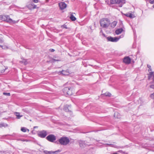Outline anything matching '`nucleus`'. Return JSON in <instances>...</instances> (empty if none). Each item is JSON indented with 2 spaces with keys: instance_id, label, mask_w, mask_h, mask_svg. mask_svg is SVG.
Instances as JSON below:
<instances>
[{
  "instance_id": "obj_27",
  "label": "nucleus",
  "mask_w": 154,
  "mask_h": 154,
  "mask_svg": "<svg viewBox=\"0 0 154 154\" xmlns=\"http://www.w3.org/2000/svg\"><path fill=\"white\" fill-rule=\"evenodd\" d=\"M3 94L5 95L10 96L11 94L10 93L3 92Z\"/></svg>"
},
{
  "instance_id": "obj_32",
  "label": "nucleus",
  "mask_w": 154,
  "mask_h": 154,
  "mask_svg": "<svg viewBox=\"0 0 154 154\" xmlns=\"http://www.w3.org/2000/svg\"><path fill=\"white\" fill-rule=\"evenodd\" d=\"M65 72V71L64 70H62V71L61 72V73L64 75H66V74L64 73V72Z\"/></svg>"
},
{
  "instance_id": "obj_28",
  "label": "nucleus",
  "mask_w": 154,
  "mask_h": 154,
  "mask_svg": "<svg viewBox=\"0 0 154 154\" xmlns=\"http://www.w3.org/2000/svg\"><path fill=\"white\" fill-rule=\"evenodd\" d=\"M63 109L64 110H65L66 112H68L69 111V110L68 109L67 107V106H66L64 107Z\"/></svg>"
},
{
  "instance_id": "obj_23",
  "label": "nucleus",
  "mask_w": 154,
  "mask_h": 154,
  "mask_svg": "<svg viewBox=\"0 0 154 154\" xmlns=\"http://www.w3.org/2000/svg\"><path fill=\"white\" fill-rule=\"evenodd\" d=\"M26 130H28L29 131L28 129L26 128H25L24 127H22L21 129V131H23V132H26Z\"/></svg>"
},
{
  "instance_id": "obj_8",
  "label": "nucleus",
  "mask_w": 154,
  "mask_h": 154,
  "mask_svg": "<svg viewBox=\"0 0 154 154\" xmlns=\"http://www.w3.org/2000/svg\"><path fill=\"white\" fill-rule=\"evenodd\" d=\"M121 38L120 37L119 38L118 37H112L111 36H109L106 37L108 42H116L118 41L119 39Z\"/></svg>"
},
{
  "instance_id": "obj_3",
  "label": "nucleus",
  "mask_w": 154,
  "mask_h": 154,
  "mask_svg": "<svg viewBox=\"0 0 154 154\" xmlns=\"http://www.w3.org/2000/svg\"><path fill=\"white\" fill-rule=\"evenodd\" d=\"M1 18L2 20L9 23H15L17 22V21H16L15 20H13L8 15L2 16Z\"/></svg>"
},
{
  "instance_id": "obj_19",
  "label": "nucleus",
  "mask_w": 154,
  "mask_h": 154,
  "mask_svg": "<svg viewBox=\"0 0 154 154\" xmlns=\"http://www.w3.org/2000/svg\"><path fill=\"white\" fill-rule=\"evenodd\" d=\"M154 73V72H150L149 73V74L148 75V79L149 80L152 77V75H153V73Z\"/></svg>"
},
{
  "instance_id": "obj_41",
  "label": "nucleus",
  "mask_w": 154,
  "mask_h": 154,
  "mask_svg": "<svg viewBox=\"0 0 154 154\" xmlns=\"http://www.w3.org/2000/svg\"><path fill=\"white\" fill-rule=\"evenodd\" d=\"M102 34L104 36V37H106V35H105L104 33H102Z\"/></svg>"
},
{
  "instance_id": "obj_39",
  "label": "nucleus",
  "mask_w": 154,
  "mask_h": 154,
  "mask_svg": "<svg viewBox=\"0 0 154 154\" xmlns=\"http://www.w3.org/2000/svg\"><path fill=\"white\" fill-rule=\"evenodd\" d=\"M152 80L153 81V83H154V75H153Z\"/></svg>"
},
{
  "instance_id": "obj_26",
  "label": "nucleus",
  "mask_w": 154,
  "mask_h": 154,
  "mask_svg": "<svg viewBox=\"0 0 154 154\" xmlns=\"http://www.w3.org/2000/svg\"><path fill=\"white\" fill-rule=\"evenodd\" d=\"M104 94L105 96H108L109 97H110L111 95V94L109 92H106Z\"/></svg>"
},
{
  "instance_id": "obj_12",
  "label": "nucleus",
  "mask_w": 154,
  "mask_h": 154,
  "mask_svg": "<svg viewBox=\"0 0 154 154\" xmlns=\"http://www.w3.org/2000/svg\"><path fill=\"white\" fill-rule=\"evenodd\" d=\"M4 68V66L2 65H0V74L3 73L6 69H7V68Z\"/></svg>"
},
{
  "instance_id": "obj_10",
  "label": "nucleus",
  "mask_w": 154,
  "mask_h": 154,
  "mask_svg": "<svg viewBox=\"0 0 154 154\" xmlns=\"http://www.w3.org/2000/svg\"><path fill=\"white\" fill-rule=\"evenodd\" d=\"M123 62L126 64H129L131 63V59L129 57H126L124 58Z\"/></svg>"
},
{
  "instance_id": "obj_21",
  "label": "nucleus",
  "mask_w": 154,
  "mask_h": 154,
  "mask_svg": "<svg viewBox=\"0 0 154 154\" xmlns=\"http://www.w3.org/2000/svg\"><path fill=\"white\" fill-rule=\"evenodd\" d=\"M16 116L17 119H20V118L22 116H20V115L19 113L17 112H16Z\"/></svg>"
},
{
  "instance_id": "obj_15",
  "label": "nucleus",
  "mask_w": 154,
  "mask_h": 154,
  "mask_svg": "<svg viewBox=\"0 0 154 154\" xmlns=\"http://www.w3.org/2000/svg\"><path fill=\"white\" fill-rule=\"evenodd\" d=\"M114 116L115 118L117 119H119L120 118V114L118 112H115L114 114Z\"/></svg>"
},
{
  "instance_id": "obj_37",
  "label": "nucleus",
  "mask_w": 154,
  "mask_h": 154,
  "mask_svg": "<svg viewBox=\"0 0 154 154\" xmlns=\"http://www.w3.org/2000/svg\"><path fill=\"white\" fill-rule=\"evenodd\" d=\"M27 63V62L26 61H25L24 62V64L25 65H26Z\"/></svg>"
},
{
  "instance_id": "obj_43",
  "label": "nucleus",
  "mask_w": 154,
  "mask_h": 154,
  "mask_svg": "<svg viewBox=\"0 0 154 154\" xmlns=\"http://www.w3.org/2000/svg\"><path fill=\"white\" fill-rule=\"evenodd\" d=\"M49 1V0H46V2H48Z\"/></svg>"
},
{
  "instance_id": "obj_35",
  "label": "nucleus",
  "mask_w": 154,
  "mask_h": 154,
  "mask_svg": "<svg viewBox=\"0 0 154 154\" xmlns=\"http://www.w3.org/2000/svg\"><path fill=\"white\" fill-rule=\"evenodd\" d=\"M129 13H126V14H125L124 15L126 17H128Z\"/></svg>"
},
{
  "instance_id": "obj_11",
  "label": "nucleus",
  "mask_w": 154,
  "mask_h": 154,
  "mask_svg": "<svg viewBox=\"0 0 154 154\" xmlns=\"http://www.w3.org/2000/svg\"><path fill=\"white\" fill-rule=\"evenodd\" d=\"M79 143L80 146L81 147H84L88 145L86 143L85 141L79 140Z\"/></svg>"
},
{
  "instance_id": "obj_18",
  "label": "nucleus",
  "mask_w": 154,
  "mask_h": 154,
  "mask_svg": "<svg viewBox=\"0 0 154 154\" xmlns=\"http://www.w3.org/2000/svg\"><path fill=\"white\" fill-rule=\"evenodd\" d=\"M8 126V125L4 123H0V128L2 127H6Z\"/></svg>"
},
{
  "instance_id": "obj_34",
  "label": "nucleus",
  "mask_w": 154,
  "mask_h": 154,
  "mask_svg": "<svg viewBox=\"0 0 154 154\" xmlns=\"http://www.w3.org/2000/svg\"><path fill=\"white\" fill-rule=\"evenodd\" d=\"M33 2H34L35 3H37L38 2V0H33Z\"/></svg>"
},
{
  "instance_id": "obj_13",
  "label": "nucleus",
  "mask_w": 154,
  "mask_h": 154,
  "mask_svg": "<svg viewBox=\"0 0 154 154\" xmlns=\"http://www.w3.org/2000/svg\"><path fill=\"white\" fill-rule=\"evenodd\" d=\"M28 7L30 8H32L33 9L36 8H37L36 5L32 3L29 4L28 5Z\"/></svg>"
},
{
  "instance_id": "obj_33",
  "label": "nucleus",
  "mask_w": 154,
  "mask_h": 154,
  "mask_svg": "<svg viewBox=\"0 0 154 154\" xmlns=\"http://www.w3.org/2000/svg\"><path fill=\"white\" fill-rule=\"evenodd\" d=\"M50 51L51 52H53L54 51V50L53 49H50Z\"/></svg>"
},
{
  "instance_id": "obj_22",
  "label": "nucleus",
  "mask_w": 154,
  "mask_h": 154,
  "mask_svg": "<svg viewBox=\"0 0 154 154\" xmlns=\"http://www.w3.org/2000/svg\"><path fill=\"white\" fill-rule=\"evenodd\" d=\"M61 151V150L60 149H58L57 150L55 151H52V154H57L59 152H60Z\"/></svg>"
},
{
  "instance_id": "obj_45",
  "label": "nucleus",
  "mask_w": 154,
  "mask_h": 154,
  "mask_svg": "<svg viewBox=\"0 0 154 154\" xmlns=\"http://www.w3.org/2000/svg\"><path fill=\"white\" fill-rule=\"evenodd\" d=\"M3 46L0 45V47L2 48Z\"/></svg>"
},
{
  "instance_id": "obj_25",
  "label": "nucleus",
  "mask_w": 154,
  "mask_h": 154,
  "mask_svg": "<svg viewBox=\"0 0 154 154\" xmlns=\"http://www.w3.org/2000/svg\"><path fill=\"white\" fill-rule=\"evenodd\" d=\"M61 27L63 29L65 28L66 29H68L69 28L67 27L66 25L65 24H64L63 25H61Z\"/></svg>"
},
{
  "instance_id": "obj_20",
  "label": "nucleus",
  "mask_w": 154,
  "mask_h": 154,
  "mask_svg": "<svg viewBox=\"0 0 154 154\" xmlns=\"http://www.w3.org/2000/svg\"><path fill=\"white\" fill-rule=\"evenodd\" d=\"M43 152L45 154H52V151H48L47 150H44Z\"/></svg>"
},
{
  "instance_id": "obj_38",
  "label": "nucleus",
  "mask_w": 154,
  "mask_h": 154,
  "mask_svg": "<svg viewBox=\"0 0 154 154\" xmlns=\"http://www.w3.org/2000/svg\"><path fill=\"white\" fill-rule=\"evenodd\" d=\"M152 71V69L150 68V69H148V72H149L150 71Z\"/></svg>"
},
{
  "instance_id": "obj_4",
  "label": "nucleus",
  "mask_w": 154,
  "mask_h": 154,
  "mask_svg": "<svg viewBox=\"0 0 154 154\" xmlns=\"http://www.w3.org/2000/svg\"><path fill=\"white\" fill-rule=\"evenodd\" d=\"M64 94L65 95H71L72 94V88L70 87H65L63 89Z\"/></svg>"
},
{
  "instance_id": "obj_46",
  "label": "nucleus",
  "mask_w": 154,
  "mask_h": 154,
  "mask_svg": "<svg viewBox=\"0 0 154 154\" xmlns=\"http://www.w3.org/2000/svg\"><path fill=\"white\" fill-rule=\"evenodd\" d=\"M109 145H111L112 144H109Z\"/></svg>"
},
{
  "instance_id": "obj_7",
  "label": "nucleus",
  "mask_w": 154,
  "mask_h": 154,
  "mask_svg": "<svg viewBox=\"0 0 154 154\" xmlns=\"http://www.w3.org/2000/svg\"><path fill=\"white\" fill-rule=\"evenodd\" d=\"M46 139L48 141L53 142L56 140V137L54 134H50L48 136L46 137Z\"/></svg>"
},
{
  "instance_id": "obj_44",
  "label": "nucleus",
  "mask_w": 154,
  "mask_h": 154,
  "mask_svg": "<svg viewBox=\"0 0 154 154\" xmlns=\"http://www.w3.org/2000/svg\"><path fill=\"white\" fill-rule=\"evenodd\" d=\"M37 127H37V126H34V128H37Z\"/></svg>"
},
{
  "instance_id": "obj_24",
  "label": "nucleus",
  "mask_w": 154,
  "mask_h": 154,
  "mask_svg": "<svg viewBox=\"0 0 154 154\" xmlns=\"http://www.w3.org/2000/svg\"><path fill=\"white\" fill-rule=\"evenodd\" d=\"M128 17L131 18H133L135 17V16L131 13H129Z\"/></svg>"
},
{
  "instance_id": "obj_14",
  "label": "nucleus",
  "mask_w": 154,
  "mask_h": 154,
  "mask_svg": "<svg viewBox=\"0 0 154 154\" xmlns=\"http://www.w3.org/2000/svg\"><path fill=\"white\" fill-rule=\"evenodd\" d=\"M123 29L121 28L116 29L115 31V33L117 35H119L122 32Z\"/></svg>"
},
{
  "instance_id": "obj_29",
  "label": "nucleus",
  "mask_w": 154,
  "mask_h": 154,
  "mask_svg": "<svg viewBox=\"0 0 154 154\" xmlns=\"http://www.w3.org/2000/svg\"><path fill=\"white\" fill-rule=\"evenodd\" d=\"M3 38L0 36V43H3Z\"/></svg>"
},
{
  "instance_id": "obj_1",
  "label": "nucleus",
  "mask_w": 154,
  "mask_h": 154,
  "mask_svg": "<svg viewBox=\"0 0 154 154\" xmlns=\"http://www.w3.org/2000/svg\"><path fill=\"white\" fill-rule=\"evenodd\" d=\"M58 141L59 144L61 145L66 146L69 144L70 140L68 137H64L60 138Z\"/></svg>"
},
{
  "instance_id": "obj_16",
  "label": "nucleus",
  "mask_w": 154,
  "mask_h": 154,
  "mask_svg": "<svg viewBox=\"0 0 154 154\" xmlns=\"http://www.w3.org/2000/svg\"><path fill=\"white\" fill-rule=\"evenodd\" d=\"M117 23V21H113L111 24V26L112 28H114L116 25Z\"/></svg>"
},
{
  "instance_id": "obj_36",
  "label": "nucleus",
  "mask_w": 154,
  "mask_h": 154,
  "mask_svg": "<svg viewBox=\"0 0 154 154\" xmlns=\"http://www.w3.org/2000/svg\"><path fill=\"white\" fill-rule=\"evenodd\" d=\"M147 67L149 69H150L151 68V66L149 65H147Z\"/></svg>"
},
{
  "instance_id": "obj_42",
  "label": "nucleus",
  "mask_w": 154,
  "mask_h": 154,
  "mask_svg": "<svg viewBox=\"0 0 154 154\" xmlns=\"http://www.w3.org/2000/svg\"><path fill=\"white\" fill-rule=\"evenodd\" d=\"M101 32L102 33H103V31H102V30H101L100 31V33H101Z\"/></svg>"
},
{
  "instance_id": "obj_6",
  "label": "nucleus",
  "mask_w": 154,
  "mask_h": 154,
  "mask_svg": "<svg viewBox=\"0 0 154 154\" xmlns=\"http://www.w3.org/2000/svg\"><path fill=\"white\" fill-rule=\"evenodd\" d=\"M47 135V131L44 130L39 131L38 133V136L42 138H45Z\"/></svg>"
},
{
  "instance_id": "obj_31",
  "label": "nucleus",
  "mask_w": 154,
  "mask_h": 154,
  "mask_svg": "<svg viewBox=\"0 0 154 154\" xmlns=\"http://www.w3.org/2000/svg\"><path fill=\"white\" fill-rule=\"evenodd\" d=\"M149 87L150 88L154 89V85H150Z\"/></svg>"
},
{
  "instance_id": "obj_2",
  "label": "nucleus",
  "mask_w": 154,
  "mask_h": 154,
  "mask_svg": "<svg viewBox=\"0 0 154 154\" xmlns=\"http://www.w3.org/2000/svg\"><path fill=\"white\" fill-rule=\"evenodd\" d=\"M110 4H118L120 7H121L125 3V0H109Z\"/></svg>"
},
{
  "instance_id": "obj_9",
  "label": "nucleus",
  "mask_w": 154,
  "mask_h": 154,
  "mask_svg": "<svg viewBox=\"0 0 154 154\" xmlns=\"http://www.w3.org/2000/svg\"><path fill=\"white\" fill-rule=\"evenodd\" d=\"M59 6L61 10H63L65 8L67 5L64 2H60L58 3Z\"/></svg>"
},
{
  "instance_id": "obj_5",
  "label": "nucleus",
  "mask_w": 154,
  "mask_h": 154,
  "mask_svg": "<svg viewBox=\"0 0 154 154\" xmlns=\"http://www.w3.org/2000/svg\"><path fill=\"white\" fill-rule=\"evenodd\" d=\"M109 22V20L108 18H104L102 19L100 21V26L104 28H107L109 25L106 24L107 22Z\"/></svg>"
},
{
  "instance_id": "obj_30",
  "label": "nucleus",
  "mask_w": 154,
  "mask_h": 154,
  "mask_svg": "<svg viewBox=\"0 0 154 154\" xmlns=\"http://www.w3.org/2000/svg\"><path fill=\"white\" fill-rule=\"evenodd\" d=\"M150 97L153 99H154V92L150 95Z\"/></svg>"
},
{
  "instance_id": "obj_17",
  "label": "nucleus",
  "mask_w": 154,
  "mask_h": 154,
  "mask_svg": "<svg viewBox=\"0 0 154 154\" xmlns=\"http://www.w3.org/2000/svg\"><path fill=\"white\" fill-rule=\"evenodd\" d=\"M70 18L71 19V20L72 21H74L76 19V17L73 16L72 14H71V16L70 17Z\"/></svg>"
},
{
  "instance_id": "obj_40",
  "label": "nucleus",
  "mask_w": 154,
  "mask_h": 154,
  "mask_svg": "<svg viewBox=\"0 0 154 154\" xmlns=\"http://www.w3.org/2000/svg\"><path fill=\"white\" fill-rule=\"evenodd\" d=\"M53 60L54 61H59L58 60H56V59H53Z\"/></svg>"
}]
</instances>
